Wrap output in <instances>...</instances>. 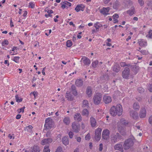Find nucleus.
<instances>
[{
  "label": "nucleus",
  "instance_id": "11",
  "mask_svg": "<svg viewBox=\"0 0 152 152\" xmlns=\"http://www.w3.org/2000/svg\"><path fill=\"white\" fill-rule=\"evenodd\" d=\"M111 97L107 95H104L103 97V101L106 104H108L112 102Z\"/></svg>",
  "mask_w": 152,
  "mask_h": 152
},
{
  "label": "nucleus",
  "instance_id": "53",
  "mask_svg": "<svg viewBox=\"0 0 152 152\" xmlns=\"http://www.w3.org/2000/svg\"><path fill=\"white\" fill-rule=\"evenodd\" d=\"M63 3L65 4L66 5L68 6L69 7H71V4L67 1H65L64 2H63Z\"/></svg>",
  "mask_w": 152,
  "mask_h": 152
},
{
  "label": "nucleus",
  "instance_id": "31",
  "mask_svg": "<svg viewBox=\"0 0 152 152\" xmlns=\"http://www.w3.org/2000/svg\"><path fill=\"white\" fill-rule=\"evenodd\" d=\"M89 106V103L88 101L86 100H84L82 102V107H83L85 108H87Z\"/></svg>",
  "mask_w": 152,
  "mask_h": 152
},
{
  "label": "nucleus",
  "instance_id": "36",
  "mask_svg": "<svg viewBox=\"0 0 152 152\" xmlns=\"http://www.w3.org/2000/svg\"><path fill=\"white\" fill-rule=\"evenodd\" d=\"M44 152H50V150L49 148V145H46L44 147Z\"/></svg>",
  "mask_w": 152,
  "mask_h": 152
},
{
  "label": "nucleus",
  "instance_id": "40",
  "mask_svg": "<svg viewBox=\"0 0 152 152\" xmlns=\"http://www.w3.org/2000/svg\"><path fill=\"white\" fill-rule=\"evenodd\" d=\"M72 44V42L70 40H68L66 42V45L68 47H71Z\"/></svg>",
  "mask_w": 152,
  "mask_h": 152
},
{
  "label": "nucleus",
  "instance_id": "38",
  "mask_svg": "<svg viewBox=\"0 0 152 152\" xmlns=\"http://www.w3.org/2000/svg\"><path fill=\"white\" fill-rule=\"evenodd\" d=\"M141 151L142 152H151L149 150L147 146H144Z\"/></svg>",
  "mask_w": 152,
  "mask_h": 152
},
{
  "label": "nucleus",
  "instance_id": "20",
  "mask_svg": "<svg viewBox=\"0 0 152 152\" xmlns=\"http://www.w3.org/2000/svg\"><path fill=\"white\" fill-rule=\"evenodd\" d=\"M138 43L139 45L141 47H144L147 45V42L142 39H139L138 40Z\"/></svg>",
  "mask_w": 152,
  "mask_h": 152
},
{
  "label": "nucleus",
  "instance_id": "15",
  "mask_svg": "<svg viewBox=\"0 0 152 152\" xmlns=\"http://www.w3.org/2000/svg\"><path fill=\"white\" fill-rule=\"evenodd\" d=\"M85 8V6L84 5L80 4L77 5L75 8V10L77 12H78L80 10L83 11Z\"/></svg>",
  "mask_w": 152,
  "mask_h": 152
},
{
  "label": "nucleus",
  "instance_id": "46",
  "mask_svg": "<svg viewBox=\"0 0 152 152\" xmlns=\"http://www.w3.org/2000/svg\"><path fill=\"white\" fill-rule=\"evenodd\" d=\"M146 37L149 38H152V30H149L148 32V34L146 36Z\"/></svg>",
  "mask_w": 152,
  "mask_h": 152
},
{
  "label": "nucleus",
  "instance_id": "58",
  "mask_svg": "<svg viewBox=\"0 0 152 152\" xmlns=\"http://www.w3.org/2000/svg\"><path fill=\"white\" fill-rule=\"evenodd\" d=\"M113 18L117 19L119 18V15L117 14H115L113 16Z\"/></svg>",
  "mask_w": 152,
  "mask_h": 152
},
{
  "label": "nucleus",
  "instance_id": "43",
  "mask_svg": "<svg viewBox=\"0 0 152 152\" xmlns=\"http://www.w3.org/2000/svg\"><path fill=\"white\" fill-rule=\"evenodd\" d=\"M20 57L19 56H15L13 58L12 60L15 62L16 63H18L19 62V59Z\"/></svg>",
  "mask_w": 152,
  "mask_h": 152
},
{
  "label": "nucleus",
  "instance_id": "24",
  "mask_svg": "<svg viewBox=\"0 0 152 152\" xmlns=\"http://www.w3.org/2000/svg\"><path fill=\"white\" fill-rule=\"evenodd\" d=\"M31 152H39L40 149L39 146L37 145H34L31 148Z\"/></svg>",
  "mask_w": 152,
  "mask_h": 152
},
{
  "label": "nucleus",
  "instance_id": "19",
  "mask_svg": "<svg viewBox=\"0 0 152 152\" xmlns=\"http://www.w3.org/2000/svg\"><path fill=\"white\" fill-rule=\"evenodd\" d=\"M113 69L114 71L118 72L120 70V67L119 64L118 63H115L113 67Z\"/></svg>",
  "mask_w": 152,
  "mask_h": 152
},
{
  "label": "nucleus",
  "instance_id": "54",
  "mask_svg": "<svg viewBox=\"0 0 152 152\" xmlns=\"http://www.w3.org/2000/svg\"><path fill=\"white\" fill-rule=\"evenodd\" d=\"M72 93L73 95L75 96L77 95L78 94L77 91L76 90H73L72 91Z\"/></svg>",
  "mask_w": 152,
  "mask_h": 152
},
{
  "label": "nucleus",
  "instance_id": "47",
  "mask_svg": "<svg viewBox=\"0 0 152 152\" xmlns=\"http://www.w3.org/2000/svg\"><path fill=\"white\" fill-rule=\"evenodd\" d=\"M133 128L134 129L136 130V131H138V132H139V130H141L140 129V127L139 126H134Z\"/></svg>",
  "mask_w": 152,
  "mask_h": 152
},
{
  "label": "nucleus",
  "instance_id": "62",
  "mask_svg": "<svg viewBox=\"0 0 152 152\" xmlns=\"http://www.w3.org/2000/svg\"><path fill=\"white\" fill-rule=\"evenodd\" d=\"M63 2H62L61 3V7L63 9H64L66 7V4H65L63 3Z\"/></svg>",
  "mask_w": 152,
  "mask_h": 152
},
{
  "label": "nucleus",
  "instance_id": "22",
  "mask_svg": "<svg viewBox=\"0 0 152 152\" xmlns=\"http://www.w3.org/2000/svg\"><path fill=\"white\" fill-rule=\"evenodd\" d=\"M132 68V71H133L135 74H136L139 70V67L136 65H133L131 66Z\"/></svg>",
  "mask_w": 152,
  "mask_h": 152
},
{
  "label": "nucleus",
  "instance_id": "64",
  "mask_svg": "<svg viewBox=\"0 0 152 152\" xmlns=\"http://www.w3.org/2000/svg\"><path fill=\"white\" fill-rule=\"evenodd\" d=\"M71 89L72 91L76 90V87L74 85H72L71 87Z\"/></svg>",
  "mask_w": 152,
  "mask_h": 152
},
{
  "label": "nucleus",
  "instance_id": "14",
  "mask_svg": "<svg viewBox=\"0 0 152 152\" xmlns=\"http://www.w3.org/2000/svg\"><path fill=\"white\" fill-rule=\"evenodd\" d=\"M146 111L145 108H142L140 112L139 116L141 118L145 117L146 116Z\"/></svg>",
  "mask_w": 152,
  "mask_h": 152
},
{
  "label": "nucleus",
  "instance_id": "6",
  "mask_svg": "<svg viewBox=\"0 0 152 152\" xmlns=\"http://www.w3.org/2000/svg\"><path fill=\"white\" fill-rule=\"evenodd\" d=\"M130 69L129 68L126 67L122 72V76L123 78L128 79L130 75Z\"/></svg>",
  "mask_w": 152,
  "mask_h": 152
},
{
  "label": "nucleus",
  "instance_id": "37",
  "mask_svg": "<svg viewBox=\"0 0 152 152\" xmlns=\"http://www.w3.org/2000/svg\"><path fill=\"white\" fill-rule=\"evenodd\" d=\"M82 114L84 115L88 116L89 115L88 111L86 109H84L83 111Z\"/></svg>",
  "mask_w": 152,
  "mask_h": 152
},
{
  "label": "nucleus",
  "instance_id": "42",
  "mask_svg": "<svg viewBox=\"0 0 152 152\" xmlns=\"http://www.w3.org/2000/svg\"><path fill=\"white\" fill-rule=\"evenodd\" d=\"M98 63V61L97 60H96L95 61L93 62L92 64V66L94 67H96Z\"/></svg>",
  "mask_w": 152,
  "mask_h": 152
},
{
  "label": "nucleus",
  "instance_id": "35",
  "mask_svg": "<svg viewBox=\"0 0 152 152\" xmlns=\"http://www.w3.org/2000/svg\"><path fill=\"white\" fill-rule=\"evenodd\" d=\"M119 4L120 3L119 1H116L113 5V8L115 9H117L119 5Z\"/></svg>",
  "mask_w": 152,
  "mask_h": 152
},
{
  "label": "nucleus",
  "instance_id": "59",
  "mask_svg": "<svg viewBox=\"0 0 152 152\" xmlns=\"http://www.w3.org/2000/svg\"><path fill=\"white\" fill-rule=\"evenodd\" d=\"M148 122L150 124H152V115L150 116L148 119Z\"/></svg>",
  "mask_w": 152,
  "mask_h": 152
},
{
  "label": "nucleus",
  "instance_id": "3",
  "mask_svg": "<svg viewBox=\"0 0 152 152\" xmlns=\"http://www.w3.org/2000/svg\"><path fill=\"white\" fill-rule=\"evenodd\" d=\"M134 140L132 138L126 140L123 144V148L125 150H128L131 148L134 145Z\"/></svg>",
  "mask_w": 152,
  "mask_h": 152
},
{
  "label": "nucleus",
  "instance_id": "57",
  "mask_svg": "<svg viewBox=\"0 0 152 152\" xmlns=\"http://www.w3.org/2000/svg\"><path fill=\"white\" fill-rule=\"evenodd\" d=\"M138 2L141 6H142L144 4V1L143 0H138Z\"/></svg>",
  "mask_w": 152,
  "mask_h": 152
},
{
  "label": "nucleus",
  "instance_id": "23",
  "mask_svg": "<svg viewBox=\"0 0 152 152\" xmlns=\"http://www.w3.org/2000/svg\"><path fill=\"white\" fill-rule=\"evenodd\" d=\"M127 13L130 15L132 16L135 13V9L134 7H132L130 9L127 11Z\"/></svg>",
  "mask_w": 152,
  "mask_h": 152
},
{
  "label": "nucleus",
  "instance_id": "7",
  "mask_svg": "<svg viewBox=\"0 0 152 152\" xmlns=\"http://www.w3.org/2000/svg\"><path fill=\"white\" fill-rule=\"evenodd\" d=\"M102 131V129L99 128H98L96 130L94 138L97 141H99L101 139Z\"/></svg>",
  "mask_w": 152,
  "mask_h": 152
},
{
  "label": "nucleus",
  "instance_id": "17",
  "mask_svg": "<svg viewBox=\"0 0 152 152\" xmlns=\"http://www.w3.org/2000/svg\"><path fill=\"white\" fill-rule=\"evenodd\" d=\"M130 116L134 119H137L138 117V114L137 112L133 110H132L130 112Z\"/></svg>",
  "mask_w": 152,
  "mask_h": 152
},
{
  "label": "nucleus",
  "instance_id": "28",
  "mask_svg": "<svg viewBox=\"0 0 152 152\" xmlns=\"http://www.w3.org/2000/svg\"><path fill=\"white\" fill-rule=\"evenodd\" d=\"M75 84L77 87H80L83 85V81L82 80L77 79L75 81Z\"/></svg>",
  "mask_w": 152,
  "mask_h": 152
},
{
  "label": "nucleus",
  "instance_id": "27",
  "mask_svg": "<svg viewBox=\"0 0 152 152\" xmlns=\"http://www.w3.org/2000/svg\"><path fill=\"white\" fill-rule=\"evenodd\" d=\"M66 98H67L68 100L71 101L73 99V97L71 95L70 92H67L66 95Z\"/></svg>",
  "mask_w": 152,
  "mask_h": 152
},
{
  "label": "nucleus",
  "instance_id": "51",
  "mask_svg": "<svg viewBox=\"0 0 152 152\" xmlns=\"http://www.w3.org/2000/svg\"><path fill=\"white\" fill-rule=\"evenodd\" d=\"M25 107L24 106L22 108L18 109V112L19 113H20L21 112H22L23 113L24 111V109H25Z\"/></svg>",
  "mask_w": 152,
  "mask_h": 152
},
{
  "label": "nucleus",
  "instance_id": "8",
  "mask_svg": "<svg viewBox=\"0 0 152 152\" xmlns=\"http://www.w3.org/2000/svg\"><path fill=\"white\" fill-rule=\"evenodd\" d=\"M109 135L110 131L108 130H104L102 132V138L104 140H107L109 139Z\"/></svg>",
  "mask_w": 152,
  "mask_h": 152
},
{
  "label": "nucleus",
  "instance_id": "44",
  "mask_svg": "<svg viewBox=\"0 0 152 152\" xmlns=\"http://www.w3.org/2000/svg\"><path fill=\"white\" fill-rule=\"evenodd\" d=\"M9 44V42L7 40H4L1 42L2 46H5Z\"/></svg>",
  "mask_w": 152,
  "mask_h": 152
},
{
  "label": "nucleus",
  "instance_id": "52",
  "mask_svg": "<svg viewBox=\"0 0 152 152\" xmlns=\"http://www.w3.org/2000/svg\"><path fill=\"white\" fill-rule=\"evenodd\" d=\"M90 138V136L89 133L88 134L85 136V139L86 140H89Z\"/></svg>",
  "mask_w": 152,
  "mask_h": 152
},
{
  "label": "nucleus",
  "instance_id": "55",
  "mask_svg": "<svg viewBox=\"0 0 152 152\" xmlns=\"http://www.w3.org/2000/svg\"><path fill=\"white\" fill-rule=\"evenodd\" d=\"M148 88L150 92H152V84H149Z\"/></svg>",
  "mask_w": 152,
  "mask_h": 152
},
{
  "label": "nucleus",
  "instance_id": "12",
  "mask_svg": "<svg viewBox=\"0 0 152 152\" xmlns=\"http://www.w3.org/2000/svg\"><path fill=\"white\" fill-rule=\"evenodd\" d=\"M72 128L74 132L77 133L80 130V127L77 125L75 122H74L72 124Z\"/></svg>",
  "mask_w": 152,
  "mask_h": 152
},
{
  "label": "nucleus",
  "instance_id": "49",
  "mask_svg": "<svg viewBox=\"0 0 152 152\" xmlns=\"http://www.w3.org/2000/svg\"><path fill=\"white\" fill-rule=\"evenodd\" d=\"M62 148L60 147H58L56 149L55 152H63Z\"/></svg>",
  "mask_w": 152,
  "mask_h": 152
},
{
  "label": "nucleus",
  "instance_id": "16",
  "mask_svg": "<svg viewBox=\"0 0 152 152\" xmlns=\"http://www.w3.org/2000/svg\"><path fill=\"white\" fill-rule=\"evenodd\" d=\"M91 125L92 127H94L96 125V119L93 117H91L90 119Z\"/></svg>",
  "mask_w": 152,
  "mask_h": 152
},
{
  "label": "nucleus",
  "instance_id": "48",
  "mask_svg": "<svg viewBox=\"0 0 152 152\" xmlns=\"http://www.w3.org/2000/svg\"><path fill=\"white\" fill-rule=\"evenodd\" d=\"M140 52L143 55H147L148 54V51L146 50H142L140 51Z\"/></svg>",
  "mask_w": 152,
  "mask_h": 152
},
{
  "label": "nucleus",
  "instance_id": "25",
  "mask_svg": "<svg viewBox=\"0 0 152 152\" xmlns=\"http://www.w3.org/2000/svg\"><path fill=\"white\" fill-rule=\"evenodd\" d=\"M74 118L75 120H77L78 121H80L81 120L82 117L80 114L77 113L75 114L74 116Z\"/></svg>",
  "mask_w": 152,
  "mask_h": 152
},
{
  "label": "nucleus",
  "instance_id": "21",
  "mask_svg": "<svg viewBox=\"0 0 152 152\" xmlns=\"http://www.w3.org/2000/svg\"><path fill=\"white\" fill-rule=\"evenodd\" d=\"M118 135L117 134H112L111 137V142L113 143H114L118 141Z\"/></svg>",
  "mask_w": 152,
  "mask_h": 152
},
{
  "label": "nucleus",
  "instance_id": "18",
  "mask_svg": "<svg viewBox=\"0 0 152 152\" xmlns=\"http://www.w3.org/2000/svg\"><path fill=\"white\" fill-rule=\"evenodd\" d=\"M81 60H83V63L86 66H88L90 64L91 61L90 60L86 57L83 58Z\"/></svg>",
  "mask_w": 152,
  "mask_h": 152
},
{
  "label": "nucleus",
  "instance_id": "10",
  "mask_svg": "<svg viewBox=\"0 0 152 152\" xmlns=\"http://www.w3.org/2000/svg\"><path fill=\"white\" fill-rule=\"evenodd\" d=\"M52 141L53 140L51 138L44 139L41 141V144L43 145H49V144L51 143Z\"/></svg>",
  "mask_w": 152,
  "mask_h": 152
},
{
  "label": "nucleus",
  "instance_id": "30",
  "mask_svg": "<svg viewBox=\"0 0 152 152\" xmlns=\"http://www.w3.org/2000/svg\"><path fill=\"white\" fill-rule=\"evenodd\" d=\"M63 121L66 125H68L70 123V118L69 117H65L64 118Z\"/></svg>",
  "mask_w": 152,
  "mask_h": 152
},
{
  "label": "nucleus",
  "instance_id": "4",
  "mask_svg": "<svg viewBox=\"0 0 152 152\" xmlns=\"http://www.w3.org/2000/svg\"><path fill=\"white\" fill-rule=\"evenodd\" d=\"M102 99V94L100 93H97L94 95L93 99L95 104H99L101 102Z\"/></svg>",
  "mask_w": 152,
  "mask_h": 152
},
{
  "label": "nucleus",
  "instance_id": "61",
  "mask_svg": "<svg viewBox=\"0 0 152 152\" xmlns=\"http://www.w3.org/2000/svg\"><path fill=\"white\" fill-rule=\"evenodd\" d=\"M77 141L78 142H80L81 141V138L80 137H78L76 138Z\"/></svg>",
  "mask_w": 152,
  "mask_h": 152
},
{
  "label": "nucleus",
  "instance_id": "1",
  "mask_svg": "<svg viewBox=\"0 0 152 152\" xmlns=\"http://www.w3.org/2000/svg\"><path fill=\"white\" fill-rule=\"evenodd\" d=\"M122 106L119 104H118L116 106H113L110 110V114L113 116H115L116 115L120 116L122 115Z\"/></svg>",
  "mask_w": 152,
  "mask_h": 152
},
{
  "label": "nucleus",
  "instance_id": "9",
  "mask_svg": "<svg viewBox=\"0 0 152 152\" xmlns=\"http://www.w3.org/2000/svg\"><path fill=\"white\" fill-rule=\"evenodd\" d=\"M110 9V7H103L100 10V12L105 16L110 14L109 12Z\"/></svg>",
  "mask_w": 152,
  "mask_h": 152
},
{
  "label": "nucleus",
  "instance_id": "41",
  "mask_svg": "<svg viewBox=\"0 0 152 152\" xmlns=\"http://www.w3.org/2000/svg\"><path fill=\"white\" fill-rule=\"evenodd\" d=\"M15 99L16 101L18 102H20L22 101V98H19L18 95H17L15 96Z\"/></svg>",
  "mask_w": 152,
  "mask_h": 152
},
{
  "label": "nucleus",
  "instance_id": "26",
  "mask_svg": "<svg viewBox=\"0 0 152 152\" xmlns=\"http://www.w3.org/2000/svg\"><path fill=\"white\" fill-rule=\"evenodd\" d=\"M86 93L89 97H91L92 95V90L90 87H88L86 89Z\"/></svg>",
  "mask_w": 152,
  "mask_h": 152
},
{
  "label": "nucleus",
  "instance_id": "29",
  "mask_svg": "<svg viewBox=\"0 0 152 152\" xmlns=\"http://www.w3.org/2000/svg\"><path fill=\"white\" fill-rule=\"evenodd\" d=\"M62 142L63 144L66 145L68 144L69 142L68 137H63L62 139Z\"/></svg>",
  "mask_w": 152,
  "mask_h": 152
},
{
  "label": "nucleus",
  "instance_id": "60",
  "mask_svg": "<svg viewBox=\"0 0 152 152\" xmlns=\"http://www.w3.org/2000/svg\"><path fill=\"white\" fill-rule=\"evenodd\" d=\"M120 65L122 67H124L126 66V63L124 62H121L120 63Z\"/></svg>",
  "mask_w": 152,
  "mask_h": 152
},
{
  "label": "nucleus",
  "instance_id": "63",
  "mask_svg": "<svg viewBox=\"0 0 152 152\" xmlns=\"http://www.w3.org/2000/svg\"><path fill=\"white\" fill-rule=\"evenodd\" d=\"M126 4L129 6H131L133 4V2L132 1L130 0L129 1H128L127 3Z\"/></svg>",
  "mask_w": 152,
  "mask_h": 152
},
{
  "label": "nucleus",
  "instance_id": "2",
  "mask_svg": "<svg viewBox=\"0 0 152 152\" xmlns=\"http://www.w3.org/2000/svg\"><path fill=\"white\" fill-rule=\"evenodd\" d=\"M127 122H126L125 120L123 118L121 119L120 121L118 123V130L122 135H124L126 134V132L122 126V125L127 124Z\"/></svg>",
  "mask_w": 152,
  "mask_h": 152
},
{
  "label": "nucleus",
  "instance_id": "56",
  "mask_svg": "<svg viewBox=\"0 0 152 152\" xmlns=\"http://www.w3.org/2000/svg\"><path fill=\"white\" fill-rule=\"evenodd\" d=\"M73 133L72 132H70L69 133V137L70 138H72L73 137Z\"/></svg>",
  "mask_w": 152,
  "mask_h": 152
},
{
  "label": "nucleus",
  "instance_id": "5",
  "mask_svg": "<svg viewBox=\"0 0 152 152\" xmlns=\"http://www.w3.org/2000/svg\"><path fill=\"white\" fill-rule=\"evenodd\" d=\"M52 120L50 118H48L45 120V123L44 125V129L47 130L50 129L52 124Z\"/></svg>",
  "mask_w": 152,
  "mask_h": 152
},
{
  "label": "nucleus",
  "instance_id": "45",
  "mask_svg": "<svg viewBox=\"0 0 152 152\" xmlns=\"http://www.w3.org/2000/svg\"><path fill=\"white\" fill-rule=\"evenodd\" d=\"M34 3L33 2H31L29 3L28 7L31 8H34L35 7Z\"/></svg>",
  "mask_w": 152,
  "mask_h": 152
},
{
  "label": "nucleus",
  "instance_id": "39",
  "mask_svg": "<svg viewBox=\"0 0 152 152\" xmlns=\"http://www.w3.org/2000/svg\"><path fill=\"white\" fill-rule=\"evenodd\" d=\"M94 26L96 29H99L100 27H101V25L98 22H97L96 23L94 24Z\"/></svg>",
  "mask_w": 152,
  "mask_h": 152
},
{
  "label": "nucleus",
  "instance_id": "32",
  "mask_svg": "<svg viewBox=\"0 0 152 152\" xmlns=\"http://www.w3.org/2000/svg\"><path fill=\"white\" fill-rule=\"evenodd\" d=\"M33 127L31 125H29L25 127L24 130L28 132L31 133L32 132Z\"/></svg>",
  "mask_w": 152,
  "mask_h": 152
},
{
  "label": "nucleus",
  "instance_id": "50",
  "mask_svg": "<svg viewBox=\"0 0 152 152\" xmlns=\"http://www.w3.org/2000/svg\"><path fill=\"white\" fill-rule=\"evenodd\" d=\"M137 90L140 93H142L144 92V90L142 87H140L138 88Z\"/></svg>",
  "mask_w": 152,
  "mask_h": 152
},
{
  "label": "nucleus",
  "instance_id": "13",
  "mask_svg": "<svg viewBox=\"0 0 152 152\" xmlns=\"http://www.w3.org/2000/svg\"><path fill=\"white\" fill-rule=\"evenodd\" d=\"M114 148L115 150H119L121 152H123L122 142H120L116 144L114 146Z\"/></svg>",
  "mask_w": 152,
  "mask_h": 152
},
{
  "label": "nucleus",
  "instance_id": "33",
  "mask_svg": "<svg viewBox=\"0 0 152 152\" xmlns=\"http://www.w3.org/2000/svg\"><path fill=\"white\" fill-rule=\"evenodd\" d=\"M108 78V75L107 74H104L101 77V80L103 82H104L105 81L107 80Z\"/></svg>",
  "mask_w": 152,
  "mask_h": 152
},
{
  "label": "nucleus",
  "instance_id": "34",
  "mask_svg": "<svg viewBox=\"0 0 152 152\" xmlns=\"http://www.w3.org/2000/svg\"><path fill=\"white\" fill-rule=\"evenodd\" d=\"M140 107V106L138 103L135 102L134 104L133 105V108L134 110H138Z\"/></svg>",
  "mask_w": 152,
  "mask_h": 152
}]
</instances>
